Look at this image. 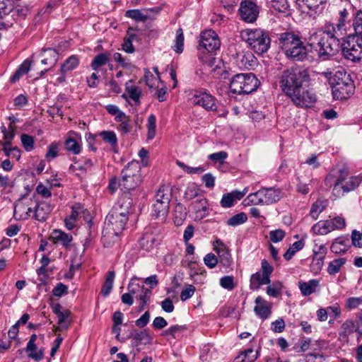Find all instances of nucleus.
<instances>
[{
	"label": "nucleus",
	"instance_id": "e2e57ef3",
	"mask_svg": "<svg viewBox=\"0 0 362 362\" xmlns=\"http://www.w3.org/2000/svg\"><path fill=\"white\" fill-rule=\"evenodd\" d=\"M127 93L129 98L134 100L136 104L139 103V99L141 95V90L138 86H131L127 88Z\"/></svg>",
	"mask_w": 362,
	"mask_h": 362
},
{
	"label": "nucleus",
	"instance_id": "4468645a",
	"mask_svg": "<svg viewBox=\"0 0 362 362\" xmlns=\"http://www.w3.org/2000/svg\"><path fill=\"white\" fill-rule=\"evenodd\" d=\"M106 220L112 226L114 234L119 235L125 228L126 224L129 220V216L120 212L110 211L106 217Z\"/></svg>",
	"mask_w": 362,
	"mask_h": 362
},
{
	"label": "nucleus",
	"instance_id": "864d4df0",
	"mask_svg": "<svg viewBox=\"0 0 362 362\" xmlns=\"http://www.w3.org/2000/svg\"><path fill=\"white\" fill-rule=\"evenodd\" d=\"M147 138L148 139H153L156 136V118L154 115H150L147 120Z\"/></svg>",
	"mask_w": 362,
	"mask_h": 362
},
{
	"label": "nucleus",
	"instance_id": "9d476101",
	"mask_svg": "<svg viewBox=\"0 0 362 362\" xmlns=\"http://www.w3.org/2000/svg\"><path fill=\"white\" fill-rule=\"evenodd\" d=\"M291 101L297 106L301 107H308L316 102V95L308 89L301 88L293 90L287 95Z\"/></svg>",
	"mask_w": 362,
	"mask_h": 362
},
{
	"label": "nucleus",
	"instance_id": "473e14b6",
	"mask_svg": "<svg viewBox=\"0 0 362 362\" xmlns=\"http://www.w3.org/2000/svg\"><path fill=\"white\" fill-rule=\"evenodd\" d=\"M318 286L319 281L316 279L310 280L308 282H299V288L305 296L315 293Z\"/></svg>",
	"mask_w": 362,
	"mask_h": 362
},
{
	"label": "nucleus",
	"instance_id": "a878e982",
	"mask_svg": "<svg viewBox=\"0 0 362 362\" xmlns=\"http://www.w3.org/2000/svg\"><path fill=\"white\" fill-rule=\"evenodd\" d=\"M54 243H60L63 247H67L72 241L71 234L66 233L61 230H54L49 237Z\"/></svg>",
	"mask_w": 362,
	"mask_h": 362
},
{
	"label": "nucleus",
	"instance_id": "ea45409f",
	"mask_svg": "<svg viewBox=\"0 0 362 362\" xmlns=\"http://www.w3.org/2000/svg\"><path fill=\"white\" fill-rule=\"evenodd\" d=\"M110 59V53L103 52L97 54L91 62V67L93 70H97L99 67L105 65Z\"/></svg>",
	"mask_w": 362,
	"mask_h": 362
},
{
	"label": "nucleus",
	"instance_id": "c9c22d12",
	"mask_svg": "<svg viewBox=\"0 0 362 362\" xmlns=\"http://www.w3.org/2000/svg\"><path fill=\"white\" fill-rule=\"evenodd\" d=\"M256 62L257 59L254 54L250 52H247L241 55L239 65L241 68L250 69L255 66Z\"/></svg>",
	"mask_w": 362,
	"mask_h": 362
},
{
	"label": "nucleus",
	"instance_id": "f3484780",
	"mask_svg": "<svg viewBox=\"0 0 362 362\" xmlns=\"http://www.w3.org/2000/svg\"><path fill=\"white\" fill-rule=\"evenodd\" d=\"M214 250L217 253L219 262L224 267L230 266L233 260L228 247L219 239L213 243Z\"/></svg>",
	"mask_w": 362,
	"mask_h": 362
},
{
	"label": "nucleus",
	"instance_id": "f704fd0d",
	"mask_svg": "<svg viewBox=\"0 0 362 362\" xmlns=\"http://www.w3.org/2000/svg\"><path fill=\"white\" fill-rule=\"evenodd\" d=\"M104 141L108 143L115 153H117V137L112 131H103L99 134Z\"/></svg>",
	"mask_w": 362,
	"mask_h": 362
},
{
	"label": "nucleus",
	"instance_id": "5701e85b",
	"mask_svg": "<svg viewBox=\"0 0 362 362\" xmlns=\"http://www.w3.org/2000/svg\"><path fill=\"white\" fill-rule=\"evenodd\" d=\"M350 247L349 237L340 236L333 240L330 250L334 254L344 255Z\"/></svg>",
	"mask_w": 362,
	"mask_h": 362
},
{
	"label": "nucleus",
	"instance_id": "1a4fd4ad",
	"mask_svg": "<svg viewBox=\"0 0 362 362\" xmlns=\"http://www.w3.org/2000/svg\"><path fill=\"white\" fill-rule=\"evenodd\" d=\"M220 46L221 41L215 31L208 30L201 33L197 45L199 52L216 54Z\"/></svg>",
	"mask_w": 362,
	"mask_h": 362
},
{
	"label": "nucleus",
	"instance_id": "bf43d9fd",
	"mask_svg": "<svg viewBox=\"0 0 362 362\" xmlns=\"http://www.w3.org/2000/svg\"><path fill=\"white\" fill-rule=\"evenodd\" d=\"M199 189L195 184L192 183L189 185L185 192V199L187 200H191L194 198H198Z\"/></svg>",
	"mask_w": 362,
	"mask_h": 362
},
{
	"label": "nucleus",
	"instance_id": "c756f323",
	"mask_svg": "<svg viewBox=\"0 0 362 362\" xmlns=\"http://www.w3.org/2000/svg\"><path fill=\"white\" fill-rule=\"evenodd\" d=\"M312 230L314 233L317 235H326L334 230V227H333L331 219H329L317 222L312 227Z\"/></svg>",
	"mask_w": 362,
	"mask_h": 362
},
{
	"label": "nucleus",
	"instance_id": "a211bd4d",
	"mask_svg": "<svg viewBox=\"0 0 362 362\" xmlns=\"http://www.w3.org/2000/svg\"><path fill=\"white\" fill-rule=\"evenodd\" d=\"M256 305L254 312L262 320L267 319L272 313V303L267 301L261 296H257L255 300Z\"/></svg>",
	"mask_w": 362,
	"mask_h": 362
},
{
	"label": "nucleus",
	"instance_id": "bb28decb",
	"mask_svg": "<svg viewBox=\"0 0 362 362\" xmlns=\"http://www.w3.org/2000/svg\"><path fill=\"white\" fill-rule=\"evenodd\" d=\"M84 211L83 206L80 203H76L72 206L71 214L64 219L65 226L68 230H72L74 228L78 216Z\"/></svg>",
	"mask_w": 362,
	"mask_h": 362
},
{
	"label": "nucleus",
	"instance_id": "5fc2aeb1",
	"mask_svg": "<svg viewBox=\"0 0 362 362\" xmlns=\"http://www.w3.org/2000/svg\"><path fill=\"white\" fill-rule=\"evenodd\" d=\"M326 207L325 202L322 200H317L313 205L310 211V215L313 219H317L319 214L324 211Z\"/></svg>",
	"mask_w": 362,
	"mask_h": 362
},
{
	"label": "nucleus",
	"instance_id": "c85d7f7f",
	"mask_svg": "<svg viewBox=\"0 0 362 362\" xmlns=\"http://www.w3.org/2000/svg\"><path fill=\"white\" fill-rule=\"evenodd\" d=\"M264 192L266 195L264 199L265 205L272 204L279 202L284 195L282 190L279 188L264 187Z\"/></svg>",
	"mask_w": 362,
	"mask_h": 362
},
{
	"label": "nucleus",
	"instance_id": "f257e3e1",
	"mask_svg": "<svg viewBox=\"0 0 362 362\" xmlns=\"http://www.w3.org/2000/svg\"><path fill=\"white\" fill-rule=\"evenodd\" d=\"M341 34L340 32L332 33L325 26L323 30L310 36L308 43L321 59L326 60L341 50L344 39L341 38Z\"/></svg>",
	"mask_w": 362,
	"mask_h": 362
},
{
	"label": "nucleus",
	"instance_id": "6e6552de",
	"mask_svg": "<svg viewBox=\"0 0 362 362\" xmlns=\"http://www.w3.org/2000/svg\"><path fill=\"white\" fill-rule=\"evenodd\" d=\"M140 279L136 276H133L127 286V290L132 294L133 298H135L139 301L138 308L139 312H141L150 303L151 291L146 288L144 285L136 283V280Z\"/></svg>",
	"mask_w": 362,
	"mask_h": 362
},
{
	"label": "nucleus",
	"instance_id": "774afa93",
	"mask_svg": "<svg viewBox=\"0 0 362 362\" xmlns=\"http://www.w3.org/2000/svg\"><path fill=\"white\" fill-rule=\"evenodd\" d=\"M282 288V285L280 282H276L272 286H269L267 288V293L272 297H277Z\"/></svg>",
	"mask_w": 362,
	"mask_h": 362
},
{
	"label": "nucleus",
	"instance_id": "13d9d810",
	"mask_svg": "<svg viewBox=\"0 0 362 362\" xmlns=\"http://www.w3.org/2000/svg\"><path fill=\"white\" fill-rule=\"evenodd\" d=\"M16 127L15 124L10 123L8 128L4 125L1 127V132L4 134V140H13L16 134Z\"/></svg>",
	"mask_w": 362,
	"mask_h": 362
},
{
	"label": "nucleus",
	"instance_id": "69168bd1",
	"mask_svg": "<svg viewBox=\"0 0 362 362\" xmlns=\"http://www.w3.org/2000/svg\"><path fill=\"white\" fill-rule=\"evenodd\" d=\"M262 275L264 276L265 282H270V275L273 272L272 267L265 259H263L261 263Z\"/></svg>",
	"mask_w": 362,
	"mask_h": 362
},
{
	"label": "nucleus",
	"instance_id": "6e6d98bb",
	"mask_svg": "<svg viewBox=\"0 0 362 362\" xmlns=\"http://www.w3.org/2000/svg\"><path fill=\"white\" fill-rule=\"evenodd\" d=\"M304 246V242L303 240H298L295 242L284 253V257L286 260H290L296 252L300 250Z\"/></svg>",
	"mask_w": 362,
	"mask_h": 362
},
{
	"label": "nucleus",
	"instance_id": "423d86ee",
	"mask_svg": "<svg viewBox=\"0 0 362 362\" xmlns=\"http://www.w3.org/2000/svg\"><path fill=\"white\" fill-rule=\"evenodd\" d=\"M259 85V81L255 74H238L231 80L230 83V90L233 93L249 94L257 90Z\"/></svg>",
	"mask_w": 362,
	"mask_h": 362
},
{
	"label": "nucleus",
	"instance_id": "3c124183",
	"mask_svg": "<svg viewBox=\"0 0 362 362\" xmlns=\"http://www.w3.org/2000/svg\"><path fill=\"white\" fill-rule=\"evenodd\" d=\"M353 28L356 35L362 36V11L358 10L354 13Z\"/></svg>",
	"mask_w": 362,
	"mask_h": 362
},
{
	"label": "nucleus",
	"instance_id": "cd10ccee",
	"mask_svg": "<svg viewBox=\"0 0 362 362\" xmlns=\"http://www.w3.org/2000/svg\"><path fill=\"white\" fill-rule=\"evenodd\" d=\"M267 4L272 13H283L286 16L290 14L289 5L287 0H269Z\"/></svg>",
	"mask_w": 362,
	"mask_h": 362
},
{
	"label": "nucleus",
	"instance_id": "c03bdc74",
	"mask_svg": "<svg viewBox=\"0 0 362 362\" xmlns=\"http://www.w3.org/2000/svg\"><path fill=\"white\" fill-rule=\"evenodd\" d=\"M174 222L177 225L182 224L187 216L186 208L182 204H177L174 209Z\"/></svg>",
	"mask_w": 362,
	"mask_h": 362
},
{
	"label": "nucleus",
	"instance_id": "39448f33",
	"mask_svg": "<svg viewBox=\"0 0 362 362\" xmlns=\"http://www.w3.org/2000/svg\"><path fill=\"white\" fill-rule=\"evenodd\" d=\"M141 165L140 162L133 160L129 163L121 172V190L123 193L134 192L142 182Z\"/></svg>",
	"mask_w": 362,
	"mask_h": 362
},
{
	"label": "nucleus",
	"instance_id": "f8f14e48",
	"mask_svg": "<svg viewBox=\"0 0 362 362\" xmlns=\"http://www.w3.org/2000/svg\"><path fill=\"white\" fill-rule=\"evenodd\" d=\"M31 198H28L26 194L21 196L15 203L13 216L16 220H26L30 216L32 212Z\"/></svg>",
	"mask_w": 362,
	"mask_h": 362
},
{
	"label": "nucleus",
	"instance_id": "09e8293b",
	"mask_svg": "<svg viewBox=\"0 0 362 362\" xmlns=\"http://www.w3.org/2000/svg\"><path fill=\"white\" fill-rule=\"evenodd\" d=\"M125 16L127 18H130L136 21L140 22H145L149 18L148 15L144 14L139 9H132L127 11Z\"/></svg>",
	"mask_w": 362,
	"mask_h": 362
},
{
	"label": "nucleus",
	"instance_id": "4c0bfd02",
	"mask_svg": "<svg viewBox=\"0 0 362 362\" xmlns=\"http://www.w3.org/2000/svg\"><path fill=\"white\" fill-rule=\"evenodd\" d=\"M356 331V326L353 320H347L341 326L339 337L347 339L348 336Z\"/></svg>",
	"mask_w": 362,
	"mask_h": 362
},
{
	"label": "nucleus",
	"instance_id": "4d7b16f0",
	"mask_svg": "<svg viewBox=\"0 0 362 362\" xmlns=\"http://www.w3.org/2000/svg\"><path fill=\"white\" fill-rule=\"evenodd\" d=\"M247 220V215L245 213L241 212L230 218L227 221V224L230 226H236L242 223H244L245 222H246Z\"/></svg>",
	"mask_w": 362,
	"mask_h": 362
},
{
	"label": "nucleus",
	"instance_id": "0eeeda50",
	"mask_svg": "<svg viewBox=\"0 0 362 362\" xmlns=\"http://www.w3.org/2000/svg\"><path fill=\"white\" fill-rule=\"evenodd\" d=\"M342 54L346 59L358 62L362 59V36H350L344 40L341 47Z\"/></svg>",
	"mask_w": 362,
	"mask_h": 362
},
{
	"label": "nucleus",
	"instance_id": "680f3d73",
	"mask_svg": "<svg viewBox=\"0 0 362 362\" xmlns=\"http://www.w3.org/2000/svg\"><path fill=\"white\" fill-rule=\"evenodd\" d=\"M21 140L23 148L27 151H31L34 148V138L28 134H23Z\"/></svg>",
	"mask_w": 362,
	"mask_h": 362
},
{
	"label": "nucleus",
	"instance_id": "338daca9",
	"mask_svg": "<svg viewBox=\"0 0 362 362\" xmlns=\"http://www.w3.org/2000/svg\"><path fill=\"white\" fill-rule=\"evenodd\" d=\"M286 235V233L282 229H276L269 232V238L273 243L281 241Z\"/></svg>",
	"mask_w": 362,
	"mask_h": 362
},
{
	"label": "nucleus",
	"instance_id": "20e7f679",
	"mask_svg": "<svg viewBox=\"0 0 362 362\" xmlns=\"http://www.w3.org/2000/svg\"><path fill=\"white\" fill-rule=\"evenodd\" d=\"M242 38L250 48L257 54L266 53L271 45L269 32L257 29H246L242 32Z\"/></svg>",
	"mask_w": 362,
	"mask_h": 362
},
{
	"label": "nucleus",
	"instance_id": "b1692460",
	"mask_svg": "<svg viewBox=\"0 0 362 362\" xmlns=\"http://www.w3.org/2000/svg\"><path fill=\"white\" fill-rule=\"evenodd\" d=\"M325 76L328 78L329 83L331 87H335L337 84L344 83V81H347L350 78L349 74L345 71L342 68L336 71L335 72H326L325 73Z\"/></svg>",
	"mask_w": 362,
	"mask_h": 362
},
{
	"label": "nucleus",
	"instance_id": "37998d69",
	"mask_svg": "<svg viewBox=\"0 0 362 362\" xmlns=\"http://www.w3.org/2000/svg\"><path fill=\"white\" fill-rule=\"evenodd\" d=\"M257 357V354L255 353L251 348L241 352V354L235 358V362H254Z\"/></svg>",
	"mask_w": 362,
	"mask_h": 362
},
{
	"label": "nucleus",
	"instance_id": "052dcab7",
	"mask_svg": "<svg viewBox=\"0 0 362 362\" xmlns=\"http://www.w3.org/2000/svg\"><path fill=\"white\" fill-rule=\"evenodd\" d=\"M220 286L228 291H232L235 287L234 277L233 276H224L220 279Z\"/></svg>",
	"mask_w": 362,
	"mask_h": 362
},
{
	"label": "nucleus",
	"instance_id": "6ab92c4d",
	"mask_svg": "<svg viewBox=\"0 0 362 362\" xmlns=\"http://www.w3.org/2000/svg\"><path fill=\"white\" fill-rule=\"evenodd\" d=\"M132 198L130 197L128 193H122L111 211L120 212L129 216L132 210Z\"/></svg>",
	"mask_w": 362,
	"mask_h": 362
},
{
	"label": "nucleus",
	"instance_id": "4be33fe9",
	"mask_svg": "<svg viewBox=\"0 0 362 362\" xmlns=\"http://www.w3.org/2000/svg\"><path fill=\"white\" fill-rule=\"evenodd\" d=\"M37 335L35 334H33L28 342L27 343V346L25 348V351L28 353V356L36 361H41L44 358V349L41 348L38 350L37 353H33V351L37 350V346L35 344V341L37 340Z\"/></svg>",
	"mask_w": 362,
	"mask_h": 362
},
{
	"label": "nucleus",
	"instance_id": "a19ab883",
	"mask_svg": "<svg viewBox=\"0 0 362 362\" xmlns=\"http://www.w3.org/2000/svg\"><path fill=\"white\" fill-rule=\"evenodd\" d=\"M346 258H338L330 262L328 264L327 272L329 275H335L339 273L341 268L346 264Z\"/></svg>",
	"mask_w": 362,
	"mask_h": 362
},
{
	"label": "nucleus",
	"instance_id": "72a5a7b5",
	"mask_svg": "<svg viewBox=\"0 0 362 362\" xmlns=\"http://www.w3.org/2000/svg\"><path fill=\"white\" fill-rule=\"evenodd\" d=\"M78 64V57L76 55H71L62 64L60 72L62 74H66V73L75 69Z\"/></svg>",
	"mask_w": 362,
	"mask_h": 362
},
{
	"label": "nucleus",
	"instance_id": "393cba45",
	"mask_svg": "<svg viewBox=\"0 0 362 362\" xmlns=\"http://www.w3.org/2000/svg\"><path fill=\"white\" fill-rule=\"evenodd\" d=\"M35 218L39 221H45L52 211L53 206L45 202H41L35 206Z\"/></svg>",
	"mask_w": 362,
	"mask_h": 362
},
{
	"label": "nucleus",
	"instance_id": "a18cd8bd",
	"mask_svg": "<svg viewBox=\"0 0 362 362\" xmlns=\"http://www.w3.org/2000/svg\"><path fill=\"white\" fill-rule=\"evenodd\" d=\"M64 145H65V148L66 149V151H68L69 152H71V153H73L74 155L78 154L81 152V144L76 139H75L71 136H69L65 140Z\"/></svg>",
	"mask_w": 362,
	"mask_h": 362
},
{
	"label": "nucleus",
	"instance_id": "412c9836",
	"mask_svg": "<svg viewBox=\"0 0 362 362\" xmlns=\"http://www.w3.org/2000/svg\"><path fill=\"white\" fill-rule=\"evenodd\" d=\"M189 210L197 214V217L202 218L206 216L208 209V202L204 196H199L189 206Z\"/></svg>",
	"mask_w": 362,
	"mask_h": 362
},
{
	"label": "nucleus",
	"instance_id": "ddd939ff",
	"mask_svg": "<svg viewBox=\"0 0 362 362\" xmlns=\"http://www.w3.org/2000/svg\"><path fill=\"white\" fill-rule=\"evenodd\" d=\"M362 182V176H351L346 181L341 182V185L334 186L333 194L337 197H341L346 194L356 189Z\"/></svg>",
	"mask_w": 362,
	"mask_h": 362
},
{
	"label": "nucleus",
	"instance_id": "aec40b11",
	"mask_svg": "<svg viewBox=\"0 0 362 362\" xmlns=\"http://www.w3.org/2000/svg\"><path fill=\"white\" fill-rule=\"evenodd\" d=\"M349 175L350 171L349 168L344 165L338 168L335 171H333L332 174H329L326 178V182H328L331 179L334 178L333 187L340 185L341 182L350 177Z\"/></svg>",
	"mask_w": 362,
	"mask_h": 362
},
{
	"label": "nucleus",
	"instance_id": "58836bf2",
	"mask_svg": "<svg viewBox=\"0 0 362 362\" xmlns=\"http://www.w3.org/2000/svg\"><path fill=\"white\" fill-rule=\"evenodd\" d=\"M46 57L43 58L41 61L42 64L49 65L53 66L57 62L58 53L54 49L48 48L42 50Z\"/></svg>",
	"mask_w": 362,
	"mask_h": 362
},
{
	"label": "nucleus",
	"instance_id": "e433bc0d",
	"mask_svg": "<svg viewBox=\"0 0 362 362\" xmlns=\"http://www.w3.org/2000/svg\"><path fill=\"white\" fill-rule=\"evenodd\" d=\"M115 278V271H109L107 273V276L105 278V281L103 285L102 289H101V293L104 296H107L113 287V283Z\"/></svg>",
	"mask_w": 362,
	"mask_h": 362
},
{
	"label": "nucleus",
	"instance_id": "49530a36",
	"mask_svg": "<svg viewBox=\"0 0 362 362\" xmlns=\"http://www.w3.org/2000/svg\"><path fill=\"white\" fill-rule=\"evenodd\" d=\"M269 283L270 282H265L264 276L258 272L251 276L250 287L252 290H257L262 285L269 284Z\"/></svg>",
	"mask_w": 362,
	"mask_h": 362
},
{
	"label": "nucleus",
	"instance_id": "9b49d317",
	"mask_svg": "<svg viewBox=\"0 0 362 362\" xmlns=\"http://www.w3.org/2000/svg\"><path fill=\"white\" fill-rule=\"evenodd\" d=\"M190 100L194 105H199L206 111L216 112L218 110L216 98L208 92L196 90L192 93Z\"/></svg>",
	"mask_w": 362,
	"mask_h": 362
},
{
	"label": "nucleus",
	"instance_id": "f03ea898",
	"mask_svg": "<svg viewBox=\"0 0 362 362\" xmlns=\"http://www.w3.org/2000/svg\"><path fill=\"white\" fill-rule=\"evenodd\" d=\"M279 44L286 56L293 61H303L308 56V49L300 37L293 32L279 35Z\"/></svg>",
	"mask_w": 362,
	"mask_h": 362
},
{
	"label": "nucleus",
	"instance_id": "7ed1b4c3",
	"mask_svg": "<svg viewBox=\"0 0 362 362\" xmlns=\"http://www.w3.org/2000/svg\"><path fill=\"white\" fill-rule=\"evenodd\" d=\"M309 79L310 76L305 69L293 66L282 71L279 78V86L287 96L293 90L301 88Z\"/></svg>",
	"mask_w": 362,
	"mask_h": 362
},
{
	"label": "nucleus",
	"instance_id": "8fccbe9b",
	"mask_svg": "<svg viewBox=\"0 0 362 362\" xmlns=\"http://www.w3.org/2000/svg\"><path fill=\"white\" fill-rule=\"evenodd\" d=\"M184 47V34L181 28H178L176 31V37L173 49L176 53L180 54L183 52Z\"/></svg>",
	"mask_w": 362,
	"mask_h": 362
},
{
	"label": "nucleus",
	"instance_id": "7c9ffc66",
	"mask_svg": "<svg viewBox=\"0 0 362 362\" xmlns=\"http://www.w3.org/2000/svg\"><path fill=\"white\" fill-rule=\"evenodd\" d=\"M172 193L169 186L162 185L154 197V202L170 204Z\"/></svg>",
	"mask_w": 362,
	"mask_h": 362
},
{
	"label": "nucleus",
	"instance_id": "0e129e2a",
	"mask_svg": "<svg viewBox=\"0 0 362 362\" xmlns=\"http://www.w3.org/2000/svg\"><path fill=\"white\" fill-rule=\"evenodd\" d=\"M196 291V288L192 284H188L180 293V299L182 301H186L190 298Z\"/></svg>",
	"mask_w": 362,
	"mask_h": 362
},
{
	"label": "nucleus",
	"instance_id": "dca6fc26",
	"mask_svg": "<svg viewBox=\"0 0 362 362\" xmlns=\"http://www.w3.org/2000/svg\"><path fill=\"white\" fill-rule=\"evenodd\" d=\"M354 90V83L351 78L347 81H344V83L337 84L335 87H332V91L334 99L336 100H346L351 94Z\"/></svg>",
	"mask_w": 362,
	"mask_h": 362
},
{
	"label": "nucleus",
	"instance_id": "2eb2a0df",
	"mask_svg": "<svg viewBox=\"0 0 362 362\" xmlns=\"http://www.w3.org/2000/svg\"><path fill=\"white\" fill-rule=\"evenodd\" d=\"M259 11L257 4L250 1H243L239 8L241 18L247 23L255 22L258 17Z\"/></svg>",
	"mask_w": 362,
	"mask_h": 362
},
{
	"label": "nucleus",
	"instance_id": "603ef678",
	"mask_svg": "<svg viewBox=\"0 0 362 362\" xmlns=\"http://www.w3.org/2000/svg\"><path fill=\"white\" fill-rule=\"evenodd\" d=\"M132 336L135 340L143 342L144 344H151L152 337L146 329L141 332L135 331L132 333Z\"/></svg>",
	"mask_w": 362,
	"mask_h": 362
},
{
	"label": "nucleus",
	"instance_id": "2f4dec72",
	"mask_svg": "<svg viewBox=\"0 0 362 362\" xmlns=\"http://www.w3.org/2000/svg\"><path fill=\"white\" fill-rule=\"evenodd\" d=\"M170 208V204L154 202L152 206V216L158 218L161 217L165 219Z\"/></svg>",
	"mask_w": 362,
	"mask_h": 362
},
{
	"label": "nucleus",
	"instance_id": "79ce46f5",
	"mask_svg": "<svg viewBox=\"0 0 362 362\" xmlns=\"http://www.w3.org/2000/svg\"><path fill=\"white\" fill-rule=\"evenodd\" d=\"M346 20H342L341 18H339L338 23L336 24L329 23L326 24L325 26L329 29L332 33L340 32L341 34V38L345 39L346 36V28L345 27Z\"/></svg>",
	"mask_w": 362,
	"mask_h": 362
},
{
	"label": "nucleus",
	"instance_id": "de8ad7c7",
	"mask_svg": "<svg viewBox=\"0 0 362 362\" xmlns=\"http://www.w3.org/2000/svg\"><path fill=\"white\" fill-rule=\"evenodd\" d=\"M187 329V328L185 325H173L163 331L162 333V336H171L173 338L175 339L178 336V334L186 331Z\"/></svg>",
	"mask_w": 362,
	"mask_h": 362
}]
</instances>
